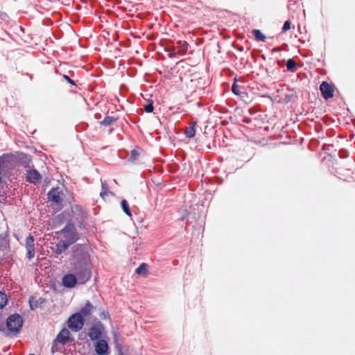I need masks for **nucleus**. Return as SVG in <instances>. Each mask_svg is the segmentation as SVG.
I'll return each instance as SVG.
<instances>
[{
	"mask_svg": "<svg viewBox=\"0 0 355 355\" xmlns=\"http://www.w3.org/2000/svg\"><path fill=\"white\" fill-rule=\"evenodd\" d=\"M7 303V297L6 295L0 292V309H2Z\"/></svg>",
	"mask_w": 355,
	"mask_h": 355,
	"instance_id": "4be33fe9",
	"label": "nucleus"
},
{
	"mask_svg": "<svg viewBox=\"0 0 355 355\" xmlns=\"http://www.w3.org/2000/svg\"><path fill=\"white\" fill-rule=\"evenodd\" d=\"M252 34L257 41L264 42L266 40V36L258 29L252 30Z\"/></svg>",
	"mask_w": 355,
	"mask_h": 355,
	"instance_id": "f3484780",
	"label": "nucleus"
},
{
	"mask_svg": "<svg viewBox=\"0 0 355 355\" xmlns=\"http://www.w3.org/2000/svg\"><path fill=\"white\" fill-rule=\"evenodd\" d=\"M94 306L92 305L90 302H87L85 306L80 309L79 313L81 314L83 318L86 317L92 312Z\"/></svg>",
	"mask_w": 355,
	"mask_h": 355,
	"instance_id": "2eb2a0df",
	"label": "nucleus"
},
{
	"mask_svg": "<svg viewBox=\"0 0 355 355\" xmlns=\"http://www.w3.org/2000/svg\"><path fill=\"white\" fill-rule=\"evenodd\" d=\"M64 78L70 84L74 85V82L67 75H64Z\"/></svg>",
	"mask_w": 355,
	"mask_h": 355,
	"instance_id": "c756f323",
	"label": "nucleus"
},
{
	"mask_svg": "<svg viewBox=\"0 0 355 355\" xmlns=\"http://www.w3.org/2000/svg\"><path fill=\"white\" fill-rule=\"evenodd\" d=\"M73 251V274H67L62 277V284L66 288H73L77 282L85 284L91 277L92 265L89 253L82 246H74Z\"/></svg>",
	"mask_w": 355,
	"mask_h": 355,
	"instance_id": "f257e3e1",
	"label": "nucleus"
},
{
	"mask_svg": "<svg viewBox=\"0 0 355 355\" xmlns=\"http://www.w3.org/2000/svg\"><path fill=\"white\" fill-rule=\"evenodd\" d=\"M45 302L46 300L42 297H40L37 300H34L32 298L29 302L31 309H35L38 307H41L43 304H45Z\"/></svg>",
	"mask_w": 355,
	"mask_h": 355,
	"instance_id": "4468645a",
	"label": "nucleus"
},
{
	"mask_svg": "<svg viewBox=\"0 0 355 355\" xmlns=\"http://www.w3.org/2000/svg\"><path fill=\"white\" fill-rule=\"evenodd\" d=\"M26 257L28 259H32L35 257L34 239L29 235L26 239Z\"/></svg>",
	"mask_w": 355,
	"mask_h": 355,
	"instance_id": "6e6552de",
	"label": "nucleus"
},
{
	"mask_svg": "<svg viewBox=\"0 0 355 355\" xmlns=\"http://www.w3.org/2000/svg\"><path fill=\"white\" fill-rule=\"evenodd\" d=\"M29 355H35V354H29Z\"/></svg>",
	"mask_w": 355,
	"mask_h": 355,
	"instance_id": "2f4dec72",
	"label": "nucleus"
},
{
	"mask_svg": "<svg viewBox=\"0 0 355 355\" xmlns=\"http://www.w3.org/2000/svg\"><path fill=\"white\" fill-rule=\"evenodd\" d=\"M25 155L23 153L18 155L14 154H4L0 157V171L6 174L10 170L15 168L18 163V159L22 158Z\"/></svg>",
	"mask_w": 355,
	"mask_h": 355,
	"instance_id": "f03ea898",
	"label": "nucleus"
},
{
	"mask_svg": "<svg viewBox=\"0 0 355 355\" xmlns=\"http://www.w3.org/2000/svg\"><path fill=\"white\" fill-rule=\"evenodd\" d=\"M121 206L123 209V211L129 216H131L132 214L130 211V209L129 208V205L128 202L125 200H123L121 202Z\"/></svg>",
	"mask_w": 355,
	"mask_h": 355,
	"instance_id": "aec40b11",
	"label": "nucleus"
},
{
	"mask_svg": "<svg viewBox=\"0 0 355 355\" xmlns=\"http://www.w3.org/2000/svg\"><path fill=\"white\" fill-rule=\"evenodd\" d=\"M195 125H196V123H193L192 124V125H191L190 127L187 128V130L185 131V135L187 137L192 138L195 136V134H196V130L194 128Z\"/></svg>",
	"mask_w": 355,
	"mask_h": 355,
	"instance_id": "a211bd4d",
	"label": "nucleus"
},
{
	"mask_svg": "<svg viewBox=\"0 0 355 355\" xmlns=\"http://www.w3.org/2000/svg\"><path fill=\"white\" fill-rule=\"evenodd\" d=\"M320 89L323 97L325 99L330 98L334 96V90L330 85L326 82H322L320 86Z\"/></svg>",
	"mask_w": 355,
	"mask_h": 355,
	"instance_id": "1a4fd4ad",
	"label": "nucleus"
},
{
	"mask_svg": "<svg viewBox=\"0 0 355 355\" xmlns=\"http://www.w3.org/2000/svg\"><path fill=\"white\" fill-rule=\"evenodd\" d=\"M272 51H279V49H274Z\"/></svg>",
	"mask_w": 355,
	"mask_h": 355,
	"instance_id": "7c9ffc66",
	"label": "nucleus"
},
{
	"mask_svg": "<svg viewBox=\"0 0 355 355\" xmlns=\"http://www.w3.org/2000/svg\"><path fill=\"white\" fill-rule=\"evenodd\" d=\"M138 155H139L138 152L136 150H133L131 152V155H130V159L132 161L135 160L137 158Z\"/></svg>",
	"mask_w": 355,
	"mask_h": 355,
	"instance_id": "cd10ccee",
	"label": "nucleus"
},
{
	"mask_svg": "<svg viewBox=\"0 0 355 355\" xmlns=\"http://www.w3.org/2000/svg\"><path fill=\"white\" fill-rule=\"evenodd\" d=\"M8 246V241L6 236L1 235L0 236V252L5 251Z\"/></svg>",
	"mask_w": 355,
	"mask_h": 355,
	"instance_id": "6ab92c4d",
	"label": "nucleus"
},
{
	"mask_svg": "<svg viewBox=\"0 0 355 355\" xmlns=\"http://www.w3.org/2000/svg\"><path fill=\"white\" fill-rule=\"evenodd\" d=\"M102 189L103 191L102 192H101L100 195L101 197L103 198L104 196H105L107 194L106 190H107V185L105 183L102 182Z\"/></svg>",
	"mask_w": 355,
	"mask_h": 355,
	"instance_id": "c85d7f7f",
	"label": "nucleus"
},
{
	"mask_svg": "<svg viewBox=\"0 0 355 355\" xmlns=\"http://www.w3.org/2000/svg\"><path fill=\"white\" fill-rule=\"evenodd\" d=\"M88 336L92 340H100L101 336V330L99 327L94 326L91 327L88 332Z\"/></svg>",
	"mask_w": 355,
	"mask_h": 355,
	"instance_id": "ddd939ff",
	"label": "nucleus"
},
{
	"mask_svg": "<svg viewBox=\"0 0 355 355\" xmlns=\"http://www.w3.org/2000/svg\"><path fill=\"white\" fill-rule=\"evenodd\" d=\"M70 332L68 329L64 328L58 334L55 341L61 344H66L69 340Z\"/></svg>",
	"mask_w": 355,
	"mask_h": 355,
	"instance_id": "9b49d317",
	"label": "nucleus"
},
{
	"mask_svg": "<svg viewBox=\"0 0 355 355\" xmlns=\"http://www.w3.org/2000/svg\"><path fill=\"white\" fill-rule=\"evenodd\" d=\"M64 194L63 190L59 187L53 188L48 193V198L49 201L52 203L60 205L63 200Z\"/></svg>",
	"mask_w": 355,
	"mask_h": 355,
	"instance_id": "423d86ee",
	"label": "nucleus"
},
{
	"mask_svg": "<svg viewBox=\"0 0 355 355\" xmlns=\"http://www.w3.org/2000/svg\"><path fill=\"white\" fill-rule=\"evenodd\" d=\"M179 43L180 45L181 51L183 52L187 51L189 46L188 43L185 41H180Z\"/></svg>",
	"mask_w": 355,
	"mask_h": 355,
	"instance_id": "393cba45",
	"label": "nucleus"
},
{
	"mask_svg": "<svg viewBox=\"0 0 355 355\" xmlns=\"http://www.w3.org/2000/svg\"><path fill=\"white\" fill-rule=\"evenodd\" d=\"M115 121V119L111 116H106L103 121L101 122V124L103 125H110L113 121Z\"/></svg>",
	"mask_w": 355,
	"mask_h": 355,
	"instance_id": "5701e85b",
	"label": "nucleus"
},
{
	"mask_svg": "<svg viewBox=\"0 0 355 355\" xmlns=\"http://www.w3.org/2000/svg\"><path fill=\"white\" fill-rule=\"evenodd\" d=\"M137 274L142 276H146L148 273V266L146 263H141L137 269Z\"/></svg>",
	"mask_w": 355,
	"mask_h": 355,
	"instance_id": "dca6fc26",
	"label": "nucleus"
},
{
	"mask_svg": "<svg viewBox=\"0 0 355 355\" xmlns=\"http://www.w3.org/2000/svg\"><path fill=\"white\" fill-rule=\"evenodd\" d=\"M232 91L234 94H235L236 95H239L241 93L239 88V86L236 83L233 84V85L232 87Z\"/></svg>",
	"mask_w": 355,
	"mask_h": 355,
	"instance_id": "a878e982",
	"label": "nucleus"
},
{
	"mask_svg": "<svg viewBox=\"0 0 355 355\" xmlns=\"http://www.w3.org/2000/svg\"><path fill=\"white\" fill-rule=\"evenodd\" d=\"M69 247V245L66 242L59 239L58 242L55 243L52 247V250L57 255H60L63 253Z\"/></svg>",
	"mask_w": 355,
	"mask_h": 355,
	"instance_id": "9d476101",
	"label": "nucleus"
},
{
	"mask_svg": "<svg viewBox=\"0 0 355 355\" xmlns=\"http://www.w3.org/2000/svg\"><path fill=\"white\" fill-rule=\"evenodd\" d=\"M41 176L40 173L35 169L30 170L27 172L26 179L31 183L35 184L38 182Z\"/></svg>",
	"mask_w": 355,
	"mask_h": 355,
	"instance_id": "f8f14e48",
	"label": "nucleus"
},
{
	"mask_svg": "<svg viewBox=\"0 0 355 355\" xmlns=\"http://www.w3.org/2000/svg\"><path fill=\"white\" fill-rule=\"evenodd\" d=\"M8 330L11 332L17 333L22 327V318L18 314L11 315L6 321Z\"/></svg>",
	"mask_w": 355,
	"mask_h": 355,
	"instance_id": "20e7f679",
	"label": "nucleus"
},
{
	"mask_svg": "<svg viewBox=\"0 0 355 355\" xmlns=\"http://www.w3.org/2000/svg\"><path fill=\"white\" fill-rule=\"evenodd\" d=\"M144 110L148 113H150L153 111V105L152 101H148V103L144 106Z\"/></svg>",
	"mask_w": 355,
	"mask_h": 355,
	"instance_id": "b1692460",
	"label": "nucleus"
},
{
	"mask_svg": "<svg viewBox=\"0 0 355 355\" xmlns=\"http://www.w3.org/2000/svg\"><path fill=\"white\" fill-rule=\"evenodd\" d=\"M68 327L73 331H80L84 325V320L80 313H75L71 315L67 321Z\"/></svg>",
	"mask_w": 355,
	"mask_h": 355,
	"instance_id": "39448f33",
	"label": "nucleus"
},
{
	"mask_svg": "<svg viewBox=\"0 0 355 355\" xmlns=\"http://www.w3.org/2000/svg\"><path fill=\"white\" fill-rule=\"evenodd\" d=\"M95 352L98 355H108L109 347L106 340H98L94 345Z\"/></svg>",
	"mask_w": 355,
	"mask_h": 355,
	"instance_id": "0eeeda50",
	"label": "nucleus"
},
{
	"mask_svg": "<svg viewBox=\"0 0 355 355\" xmlns=\"http://www.w3.org/2000/svg\"><path fill=\"white\" fill-rule=\"evenodd\" d=\"M289 29H291V21H286L283 26L282 31L285 32V31H288Z\"/></svg>",
	"mask_w": 355,
	"mask_h": 355,
	"instance_id": "bb28decb",
	"label": "nucleus"
},
{
	"mask_svg": "<svg viewBox=\"0 0 355 355\" xmlns=\"http://www.w3.org/2000/svg\"><path fill=\"white\" fill-rule=\"evenodd\" d=\"M61 240L66 242L69 246L77 240V234L73 226L69 225L64 228L60 233Z\"/></svg>",
	"mask_w": 355,
	"mask_h": 355,
	"instance_id": "7ed1b4c3",
	"label": "nucleus"
},
{
	"mask_svg": "<svg viewBox=\"0 0 355 355\" xmlns=\"http://www.w3.org/2000/svg\"><path fill=\"white\" fill-rule=\"evenodd\" d=\"M287 70L293 71L296 67V63L293 59H289L286 63Z\"/></svg>",
	"mask_w": 355,
	"mask_h": 355,
	"instance_id": "412c9836",
	"label": "nucleus"
}]
</instances>
